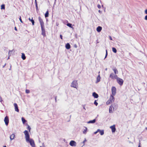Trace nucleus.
I'll return each instance as SVG.
<instances>
[{"label":"nucleus","instance_id":"obj_42","mask_svg":"<svg viewBox=\"0 0 147 147\" xmlns=\"http://www.w3.org/2000/svg\"><path fill=\"white\" fill-rule=\"evenodd\" d=\"M145 18H147V15L145 16Z\"/></svg>","mask_w":147,"mask_h":147},{"label":"nucleus","instance_id":"obj_32","mask_svg":"<svg viewBox=\"0 0 147 147\" xmlns=\"http://www.w3.org/2000/svg\"><path fill=\"white\" fill-rule=\"evenodd\" d=\"M26 92L27 93H28L30 92L28 90H26Z\"/></svg>","mask_w":147,"mask_h":147},{"label":"nucleus","instance_id":"obj_13","mask_svg":"<svg viewBox=\"0 0 147 147\" xmlns=\"http://www.w3.org/2000/svg\"><path fill=\"white\" fill-rule=\"evenodd\" d=\"M29 143L30 144V145L33 147H34L35 146V143L33 140L31 141V142H30Z\"/></svg>","mask_w":147,"mask_h":147},{"label":"nucleus","instance_id":"obj_39","mask_svg":"<svg viewBox=\"0 0 147 147\" xmlns=\"http://www.w3.org/2000/svg\"><path fill=\"white\" fill-rule=\"evenodd\" d=\"M20 20L21 23H22L21 19H20Z\"/></svg>","mask_w":147,"mask_h":147},{"label":"nucleus","instance_id":"obj_29","mask_svg":"<svg viewBox=\"0 0 147 147\" xmlns=\"http://www.w3.org/2000/svg\"><path fill=\"white\" fill-rule=\"evenodd\" d=\"M67 26L69 27H70V28H72L71 27V24L70 23H68L67 24Z\"/></svg>","mask_w":147,"mask_h":147},{"label":"nucleus","instance_id":"obj_12","mask_svg":"<svg viewBox=\"0 0 147 147\" xmlns=\"http://www.w3.org/2000/svg\"><path fill=\"white\" fill-rule=\"evenodd\" d=\"M92 96L95 98H97L98 97V94L95 92L93 93Z\"/></svg>","mask_w":147,"mask_h":147},{"label":"nucleus","instance_id":"obj_46","mask_svg":"<svg viewBox=\"0 0 147 147\" xmlns=\"http://www.w3.org/2000/svg\"><path fill=\"white\" fill-rule=\"evenodd\" d=\"M109 112H110V108L109 109Z\"/></svg>","mask_w":147,"mask_h":147},{"label":"nucleus","instance_id":"obj_1","mask_svg":"<svg viewBox=\"0 0 147 147\" xmlns=\"http://www.w3.org/2000/svg\"><path fill=\"white\" fill-rule=\"evenodd\" d=\"M24 133L25 135V138L26 142L27 143H29L33 139L30 138V136L28 131L25 130L24 131Z\"/></svg>","mask_w":147,"mask_h":147},{"label":"nucleus","instance_id":"obj_37","mask_svg":"<svg viewBox=\"0 0 147 147\" xmlns=\"http://www.w3.org/2000/svg\"><path fill=\"white\" fill-rule=\"evenodd\" d=\"M101 130H100V129H98L97 131V132H100V131Z\"/></svg>","mask_w":147,"mask_h":147},{"label":"nucleus","instance_id":"obj_17","mask_svg":"<svg viewBox=\"0 0 147 147\" xmlns=\"http://www.w3.org/2000/svg\"><path fill=\"white\" fill-rule=\"evenodd\" d=\"M100 75L98 76L97 78L96 82L97 83V82H99L100 81Z\"/></svg>","mask_w":147,"mask_h":147},{"label":"nucleus","instance_id":"obj_18","mask_svg":"<svg viewBox=\"0 0 147 147\" xmlns=\"http://www.w3.org/2000/svg\"><path fill=\"white\" fill-rule=\"evenodd\" d=\"M95 122V119H94L92 120H90L87 122L88 123H93Z\"/></svg>","mask_w":147,"mask_h":147},{"label":"nucleus","instance_id":"obj_31","mask_svg":"<svg viewBox=\"0 0 147 147\" xmlns=\"http://www.w3.org/2000/svg\"><path fill=\"white\" fill-rule=\"evenodd\" d=\"M94 103L96 105V106H97L98 104V103L96 102V100H95L94 101Z\"/></svg>","mask_w":147,"mask_h":147},{"label":"nucleus","instance_id":"obj_21","mask_svg":"<svg viewBox=\"0 0 147 147\" xmlns=\"http://www.w3.org/2000/svg\"><path fill=\"white\" fill-rule=\"evenodd\" d=\"M112 51L114 53H116L117 52V50L114 47H113L112 48Z\"/></svg>","mask_w":147,"mask_h":147},{"label":"nucleus","instance_id":"obj_11","mask_svg":"<svg viewBox=\"0 0 147 147\" xmlns=\"http://www.w3.org/2000/svg\"><path fill=\"white\" fill-rule=\"evenodd\" d=\"M15 137V135L14 134H12L10 136V140L11 141L12 140H13Z\"/></svg>","mask_w":147,"mask_h":147},{"label":"nucleus","instance_id":"obj_24","mask_svg":"<svg viewBox=\"0 0 147 147\" xmlns=\"http://www.w3.org/2000/svg\"><path fill=\"white\" fill-rule=\"evenodd\" d=\"M27 129H28L29 130V131L30 132V131L31 128L30 127V126L29 125H27Z\"/></svg>","mask_w":147,"mask_h":147},{"label":"nucleus","instance_id":"obj_28","mask_svg":"<svg viewBox=\"0 0 147 147\" xmlns=\"http://www.w3.org/2000/svg\"><path fill=\"white\" fill-rule=\"evenodd\" d=\"M5 8V5H1V9H4Z\"/></svg>","mask_w":147,"mask_h":147},{"label":"nucleus","instance_id":"obj_23","mask_svg":"<svg viewBox=\"0 0 147 147\" xmlns=\"http://www.w3.org/2000/svg\"><path fill=\"white\" fill-rule=\"evenodd\" d=\"M22 123H23V124H24L26 122V120L23 117H22Z\"/></svg>","mask_w":147,"mask_h":147},{"label":"nucleus","instance_id":"obj_3","mask_svg":"<svg viewBox=\"0 0 147 147\" xmlns=\"http://www.w3.org/2000/svg\"><path fill=\"white\" fill-rule=\"evenodd\" d=\"M71 86L77 88L78 87V82L77 80L73 81L71 84Z\"/></svg>","mask_w":147,"mask_h":147},{"label":"nucleus","instance_id":"obj_33","mask_svg":"<svg viewBox=\"0 0 147 147\" xmlns=\"http://www.w3.org/2000/svg\"><path fill=\"white\" fill-rule=\"evenodd\" d=\"M97 7L99 9H100L101 8V6L99 5H98L97 6Z\"/></svg>","mask_w":147,"mask_h":147},{"label":"nucleus","instance_id":"obj_19","mask_svg":"<svg viewBox=\"0 0 147 147\" xmlns=\"http://www.w3.org/2000/svg\"><path fill=\"white\" fill-rule=\"evenodd\" d=\"M22 58L23 60H24L26 59V57L24 53H22Z\"/></svg>","mask_w":147,"mask_h":147},{"label":"nucleus","instance_id":"obj_41","mask_svg":"<svg viewBox=\"0 0 147 147\" xmlns=\"http://www.w3.org/2000/svg\"><path fill=\"white\" fill-rule=\"evenodd\" d=\"M14 28H15V30H16V31H17V29H16V27H15Z\"/></svg>","mask_w":147,"mask_h":147},{"label":"nucleus","instance_id":"obj_35","mask_svg":"<svg viewBox=\"0 0 147 147\" xmlns=\"http://www.w3.org/2000/svg\"><path fill=\"white\" fill-rule=\"evenodd\" d=\"M107 55V51L106 50V55H105V58L106 57Z\"/></svg>","mask_w":147,"mask_h":147},{"label":"nucleus","instance_id":"obj_7","mask_svg":"<svg viewBox=\"0 0 147 147\" xmlns=\"http://www.w3.org/2000/svg\"><path fill=\"white\" fill-rule=\"evenodd\" d=\"M69 144L71 146L75 147L76 145V143L74 140H71Z\"/></svg>","mask_w":147,"mask_h":147},{"label":"nucleus","instance_id":"obj_25","mask_svg":"<svg viewBox=\"0 0 147 147\" xmlns=\"http://www.w3.org/2000/svg\"><path fill=\"white\" fill-rule=\"evenodd\" d=\"M49 13L48 12V11H47L46 13H45V18L47 17L48 16Z\"/></svg>","mask_w":147,"mask_h":147},{"label":"nucleus","instance_id":"obj_16","mask_svg":"<svg viewBox=\"0 0 147 147\" xmlns=\"http://www.w3.org/2000/svg\"><path fill=\"white\" fill-rule=\"evenodd\" d=\"M41 29L42 30V34L44 36H45V30L43 28V27H42V25L41 24Z\"/></svg>","mask_w":147,"mask_h":147},{"label":"nucleus","instance_id":"obj_45","mask_svg":"<svg viewBox=\"0 0 147 147\" xmlns=\"http://www.w3.org/2000/svg\"><path fill=\"white\" fill-rule=\"evenodd\" d=\"M3 147H6V146H3Z\"/></svg>","mask_w":147,"mask_h":147},{"label":"nucleus","instance_id":"obj_20","mask_svg":"<svg viewBox=\"0 0 147 147\" xmlns=\"http://www.w3.org/2000/svg\"><path fill=\"white\" fill-rule=\"evenodd\" d=\"M113 70L115 74H117L118 73V71L117 69L114 68L113 69Z\"/></svg>","mask_w":147,"mask_h":147},{"label":"nucleus","instance_id":"obj_26","mask_svg":"<svg viewBox=\"0 0 147 147\" xmlns=\"http://www.w3.org/2000/svg\"><path fill=\"white\" fill-rule=\"evenodd\" d=\"M100 133L101 135H102L104 134V130H101L100 131Z\"/></svg>","mask_w":147,"mask_h":147},{"label":"nucleus","instance_id":"obj_2","mask_svg":"<svg viewBox=\"0 0 147 147\" xmlns=\"http://www.w3.org/2000/svg\"><path fill=\"white\" fill-rule=\"evenodd\" d=\"M114 100V98L112 95H111L109 100H108L106 102L107 104H109L113 102Z\"/></svg>","mask_w":147,"mask_h":147},{"label":"nucleus","instance_id":"obj_4","mask_svg":"<svg viewBox=\"0 0 147 147\" xmlns=\"http://www.w3.org/2000/svg\"><path fill=\"white\" fill-rule=\"evenodd\" d=\"M116 80L117 82L121 86L123 85V80L122 79L118 77Z\"/></svg>","mask_w":147,"mask_h":147},{"label":"nucleus","instance_id":"obj_30","mask_svg":"<svg viewBox=\"0 0 147 147\" xmlns=\"http://www.w3.org/2000/svg\"><path fill=\"white\" fill-rule=\"evenodd\" d=\"M40 24H41H41H42V27H43V22H42L41 20H40Z\"/></svg>","mask_w":147,"mask_h":147},{"label":"nucleus","instance_id":"obj_36","mask_svg":"<svg viewBox=\"0 0 147 147\" xmlns=\"http://www.w3.org/2000/svg\"><path fill=\"white\" fill-rule=\"evenodd\" d=\"M145 13L146 14H147V9L145 10Z\"/></svg>","mask_w":147,"mask_h":147},{"label":"nucleus","instance_id":"obj_15","mask_svg":"<svg viewBox=\"0 0 147 147\" xmlns=\"http://www.w3.org/2000/svg\"><path fill=\"white\" fill-rule=\"evenodd\" d=\"M65 48L67 49H68L70 48V45L69 43H67L65 45Z\"/></svg>","mask_w":147,"mask_h":147},{"label":"nucleus","instance_id":"obj_34","mask_svg":"<svg viewBox=\"0 0 147 147\" xmlns=\"http://www.w3.org/2000/svg\"><path fill=\"white\" fill-rule=\"evenodd\" d=\"M35 3L36 4V7H37V2H36V0H35Z\"/></svg>","mask_w":147,"mask_h":147},{"label":"nucleus","instance_id":"obj_14","mask_svg":"<svg viewBox=\"0 0 147 147\" xmlns=\"http://www.w3.org/2000/svg\"><path fill=\"white\" fill-rule=\"evenodd\" d=\"M102 29V27L101 26H100L98 27L96 29V31L98 32H100L101 31Z\"/></svg>","mask_w":147,"mask_h":147},{"label":"nucleus","instance_id":"obj_8","mask_svg":"<svg viewBox=\"0 0 147 147\" xmlns=\"http://www.w3.org/2000/svg\"><path fill=\"white\" fill-rule=\"evenodd\" d=\"M110 77L113 79H117L118 78L117 76L115 74L111 73L110 76Z\"/></svg>","mask_w":147,"mask_h":147},{"label":"nucleus","instance_id":"obj_6","mask_svg":"<svg viewBox=\"0 0 147 147\" xmlns=\"http://www.w3.org/2000/svg\"><path fill=\"white\" fill-rule=\"evenodd\" d=\"M4 121L6 126H7L9 122V117L7 116H6L4 119Z\"/></svg>","mask_w":147,"mask_h":147},{"label":"nucleus","instance_id":"obj_9","mask_svg":"<svg viewBox=\"0 0 147 147\" xmlns=\"http://www.w3.org/2000/svg\"><path fill=\"white\" fill-rule=\"evenodd\" d=\"M110 128L111 129L113 133L115 131L116 129L115 125H113L112 126H111L110 127Z\"/></svg>","mask_w":147,"mask_h":147},{"label":"nucleus","instance_id":"obj_43","mask_svg":"<svg viewBox=\"0 0 147 147\" xmlns=\"http://www.w3.org/2000/svg\"><path fill=\"white\" fill-rule=\"evenodd\" d=\"M110 39L111 40H112V38H111V37H110Z\"/></svg>","mask_w":147,"mask_h":147},{"label":"nucleus","instance_id":"obj_22","mask_svg":"<svg viewBox=\"0 0 147 147\" xmlns=\"http://www.w3.org/2000/svg\"><path fill=\"white\" fill-rule=\"evenodd\" d=\"M29 20L32 22L33 25H34V22L32 19H29Z\"/></svg>","mask_w":147,"mask_h":147},{"label":"nucleus","instance_id":"obj_40","mask_svg":"<svg viewBox=\"0 0 147 147\" xmlns=\"http://www.w3.org/2000/svg\"><path fill=\"white\" fill-rule=\"evenodd\" d=\"M97 132H97V131H95L94 132V134H96Z\"/></svg>","mask_w":147,"mask_h":147},{"label":"nucleus","instance_id":"obj_27","mask_svg":"<svg viewBox=\"0 0 147 147\" xmlns=\"http://www.w3.org/2000/svg\"><path fill=\"white\" fill-rule=\"evenodd\" d=\"M87 127H85V129L83 131V133L84 134H86L87 132Z\"/></svg>","mask_w":147,"mask_h":147},{"label":"nucleus","instance_id":"obj_10","mask_svg":"<svg viewBox=\"0 0 147 147\" xmlns=\"http://www.w3.org/2000/svg\"><path fill=\"white\" fill-rule=\"evenodd\" d=\"M14 105L15 107V111L17 112H18L19 111V110L18 109V106L17 104L16 103H14Z\"/></svg>","mask_w":147,"mask_h":147},{"label":"nucleus","instance_id":"obj_5","mask_svg":"<svg viewBox=\"0 0 147 147\" xmlns=\"http://www.w3.org/2000/svg\"><path fill=\"white\" fill-rule=\"evenodd\" d=\"M111 92L112 96H115L116 93V89L114 86H113L111 88Z\"/></svg>","mask_w":147,"mask_h":147},{"label":"nucleus","instance_id":"obj_38","mask_svg":"<svg viewBox=\"0 0 147 147\" xmlns=\"http://www.w3.org/2000/svg\"><path fill=\"white\" fill-rule=\"evenodd\" d=\"M60 37L61 39H62V36L61 35H60Z\"/></svg>","mask_w":147,"mask_h":147},{"label":"nucleus","instance_id":"obj_44","mask_svg":"<svg viewBox=\"0 0 147 147\" xmlns=\"http://www.w3.org/2000/svg\"><path fill=\"white\" fill-rule=\"evenodd\" d=\"M138 147H141L140 146V144H139V145Z\"/></svg>","mask_w":147,"mask_h":147}]
</instances>
